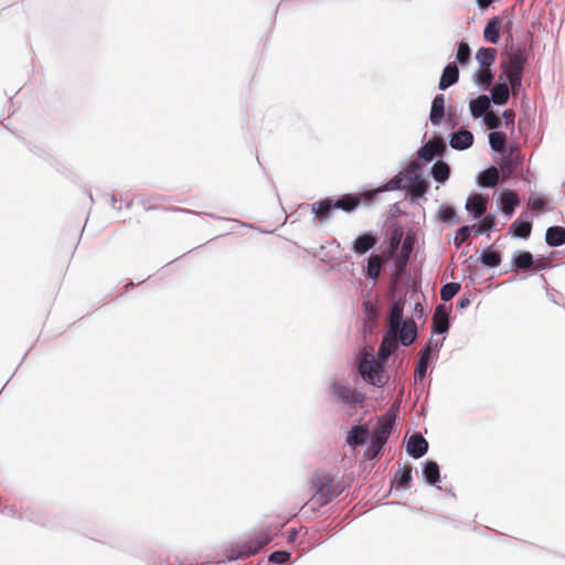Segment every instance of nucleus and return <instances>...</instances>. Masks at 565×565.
<instances>
[{
  "label": "nucleus",
  "instance_id": "f257e3e1",
  "mask_svg": "<svg viewBox=\"0 0 565 565\" xmlns=\"http://www.w3.org/2000/svg\"><path fill=\"white\" fill-rule=\"evenodd\" d=\"M312 497L302 505L300 512L311 515L343 493L345 486L334 482L328 475H315L311 478Z\"/></svg>",
  "mask_w": 565,
  "mask_h": 565
},
{
  "label": "nucleus",
  "instance_id": "f03ea898",
  "mask_svg": "<svg viewBox=\"0 0 565 565\" xmlns=\"http://www.w3.org/2000/svg\"><path fill=\"white\" fill-rule=\"evenodd\" d=\"M388 360H384L382 355L377 358V355L363 352L356 356L355 370L364 383L383 388L390 379L386 371Z\"/></svg>",
  "mask_w": 565,
  "mask_h": 565
},
{
  "label": "nucleus",
  "instance_id": "7ed1b4c3",
  "mask_svg": "<svg viewBox=\"0 0 565 565\" xmlns=\"http://www.w3.org/2000/svg\"><path fill=\"white\" fill-rule=\"evenodd\" d=\"M420 175L419 162L411 157L406 167L398 171L392 179L384 181L379 185L377 192H391L396 190H407L414 179Z\"/></svg>",
  "mask_w": 565,
  "mask_h": 565
},
{
  "label": "nucleus",
  "instance_id": "20e7f679",
  "mask_svg": "<svg viewBox=\"0 0 565 565\" xmlns=\"http://www.w3.org/2000/svg\"><path fill=\"white\" fill-rule=\"evenodd\" d=\"M397 412L392 408L377 417L375 425L370 429L369 439L385 446L396 426Z\"/></svg>",
  "mask_w": 565,
  "mask_h": 565
},
{
  "label": "nucleus",
  "instance_id": "39448f33",
  "mask_svg": "<svg viewBox=\"0 0 565 565\" xmlns=\"http://www.w3.org/2000/svg\"><path fill=\"white\" fill-rule=\"evenodd\" d=\"M329 393L333 399L353 408L362 407L365 399L364 395L356 390H351L349 385L337 381L330 383Z\"/></svg>",
  "mask_w": 565,
  "mask_h": 565
},
{
  "label": "nucleus",
  "instance_id": "423d86ee",
  "mask_svg": "<svg viewBox=\"0 0 565 565\" xmlns=\"http://www.w3.org/2000/svg\"><path fill=\"white\" fill-rule=\"evenodd\" d=\"M502 55L503 58L501 60V63L510 65V67L515 71L520 70L524 72L531 53L524 45L510 43L505 45Z\"/></svg>",
  "mask_w": 565,
  "mask_h": 565
},
{
  "label": "nucleus",
  "instance_id": "0eeeda50",
  "mask_svg": "<svg viewBox=\"0 0 565 565\" xmlns=\"http://www.w3.org/2000/svg\"><path fill=\"white\" fill-rule=\"evenodd\" d=\"M21 509H23V512H19L18 509L14 505H6L1 513L6 514L8 516L18 518V519H25L30 522H33L35 524L41 525H47L46 522V515L43 509L38 507H26L23 508L21 505Z\"/></svg>",
  "mask_w": 565,
  "mask_h": 565
},
{
  "label": "nucleus",
  "instance_id": "6e6552de",
  "mask_svg": "<svg viewBox=\"0 0 565 565\" xmlns=\"http://www.w3.org/2000/svg\"><path fill=\"white\" fill-rule=\"evenodd\" d=\"M520 92L515 90L505 83L503 75H498L497 85L490 88V94L487 95L492 106H505L511 96H516Z\"/></svg>",
  "mask_w": 565,
  "mask_h": 565
},
{
  "label": "nucleus",
  "instance_id": "1a4fd4ad",
  "mask_svg": "<svg viewBox=\"0 0 565 565\" xmlns=\"http://www.w3.org/2000/svg\"><path fill=\"white\" fill-rule=\"evenodd\" d=\"M412 323H415L413 320H409L407 318L405 319H397V320H390L388 322V329L383 334L382 340L379 345V355H382V358L390 359L391 358V348H390V338L395 337L396 330H403L404 328H407Z\"/></svg>",
  "mask_w": 565,
  "mask_h": 565
},
{
  "label": "nucleus",
  "instance_id": "9d476101",
  "mask_svg": "<svg viewBox=\"0 0 565 565\" xmlns=\"http://www.w3.org/2000/svg\"><path fill=\"white\" fill-rule=\"evenodd\" d=\"M418 337V327L416 323H412L403 330H396L395 337L390 338L391 354L399 347L409 348L413 345Z\"/></svg>",
  "mask_w": 565,
  "mask_h": 565
},
{
  "label": "nucleus",
  "instance_id": "9b49d317",
  "mask_svg": "<svg viewBox=\"0 0 565 565\" xmlns=\"http://www.w3.org/2000/svg\"><path fill=\"white\" fill-rule=\"evenodd\" d=\"M405 449L412 459L417 460L428 452L429 444L420 431H414L407 437Z\"/></svg>",
  "mask_w": 565,
  "mask_h": 565
},
{
  "label": "nucleus",
  "instance_id": "f8f14e48",
  "mask_svg": "<svg viewBox=\"0 0 565 565\" xmlns=\"http://www.w3.org/2000/svg\"><path fill=\"white\" fill-rule=\"evenodd\" d=\"M320 224L328 222L337 211L333 198L327 196L308 205Z\"/></svg>",
  "mask_w": 565,
  "mask_h": 565
},
{
  "label": "nucleus",
  "instance_id": "ddd939ff",
  "mask_svg": "<svg viewBox=\"0 0 565 565\" xmlns=\"http://www.w3.org/2000/svg\"><path fill=\"white\" fill-rule=\"evenodd\" d=\"M377 243L379 238L374 232L364 231L353 239L351 249L354 255L362 256L365 255L369 250L374 249Z\"/></svg>",
  "mask_w": 565,
  "mask_h": 565
},
{
  "label": "nucleus",
  "instance_id": "4468645a",
  "mask_svg": "<svg viewBox=\"0 0 565 565\" xmlns=\"http://www.w3.org/2000/svg\"><path fill=\"white\" fill-rule=\"evenodd\" d=\"M533 227L532 215L525 211L510 225L509 234L515 238L527 239Z\"/></svg>",
  "mask_w": 565,
  "mask_h": 565
},
{
  "label": "nucleus",
  "instance_id": "2eb2a0df",
  "mask_svg": "<svg viewBox=\"0 0 565 565\" xmlns=\"http://www.w3.org/2000/svg\"><path fill=\"white\" fill-rule=\"evenodd\" d=\"M420 470L425 483L441 490L439 486L441 481L440 466L436 460L430 458L424 460L420 465Z\"/></svg>",
  "mask_w": 565,
  "mask_h": 565
},
{
  "label": "nucleus",
  "instance_id": "dca6fc26",
  "mask_svg": "<svg viewBox=\"0 0 565 565\" xmlns=\"http://www.w3.org/2000/svg\"><path fill=\"white\" fill-rule=\"evenodd\" d=\"M278 535L277 532L271 529H265L259 531L255 536L246 541L248 545L247 554L253 556L258 554L265 546H267Z\"/></svg>",
  "mask_w": 565,
  "mask_h": 565
},
{
  "label": "nucleus",
  "instance_id": "f3484780",
  "mask_svg": "<svg viewBox=\"0 0 565 565\" xmlns=\"http://www.w3.org/2000/svg\"><path fill=\"white\" fill-rule=\"evenodd\" d=\"M537 259L529 250H515L511 257L510 269L515 273H523L534 267Z\"/></svg>",
  "mask_w": 565,
  "mask_h": 565
},
{
  "label": "nucleus",
  "instance_id": "a211bd4d",
  "mask_svg": "<svg viewBox=\"0 0 565 565\" xmlns=\"http://www.w3.org/2000/svg\"><path fill=\"white\" fill-rule=\"evenodd\" d=\"M465 207L472 218H478L486 214L488 200L481 193L471 192L466 200Z\"/></svg>",
  "mask_w": 565,
  "mask_h": 565
},
{
  "label": "nucleus",
  "instance_id": "6ab92c4d",
  "mask_svg": "<svg viewBox=\"0 0 565 565\" xmlns=\"http://www.w3.org/2000/svg\"><path fill=\"white\" fill-rule=\"evenodd\" d=\"M436 361L437 360H433V354H429L428 348H422L419 350L414 372L415 384L418 382L422 383L426 379L430 364L435 363Z\"/></svg>",
  "mask_w": 565,
  "mask_h": 565
},
{
  "label": "nucleus",
  "instance_id": "aec40b11",
  "mask_svg": "<svg viewBox=\"0 0 565 565\" xmlns=\"http://www.w3.org/2000/svg\"><path fill=\"white\" fill-rule=\"evenodd\" d=\"M473 134L468 129H459L449 135V146L457 151H463L472 147Z\"/></svg>",
  "mask_w": 565,
  "mask_h": 565
},
{
  "label": "nucleus",
  "instance_id": "412c9836",
  "mask_svg": "<svg viewBox=\"0 0 565 565\" xmlns=\"http://www.w3.org/2000/svg\"><path fill=\"white\" fill-rule=\"evenodd\" d=\"M520 204L519 196L511 190L500 194L498 199L499 211L509 220Z\"/></svg>",
  "mask_w": 565,
  "mask_h": 565
},
{
  "label": "nucleus",
  "instance_id": "4be33fe9",
  "mask_svg": "<svg viewBox=\"0 0 565 565\" xmlns=\"http://www.w3.org/2000/svg\"><path fill=\"white\" fill-rule=\"evenodd\" d=\"M478 262L484 269L498 268L502 263V253L494 249L493 245L487 246L481 250Z\"/></svg>",
  "mask_w": 565,
  "mask_h": 565
},
{
  "label": "nucleus",
  "instance_id": "5701e85b",
  "mask_svg": "<svg viewBox=\"0 0 565 565\" xmlns=\"http://www.w3.org/2000/svg\"><path fill=\"white\" fill-rule=\"evenodd\" d=\"M380 255L375 253H371L366 259V264L363 267L362 274L365 279L369 280L373 286L377 284L379 276L382 270Z\"/></svg>",
  "mask_w": 565,
  "mask_h": 565
},
{
  "label": "nucleus",
  "instance_id": "b1692460",
  "mask_svg": "<svg viewBox=\"0 0 565 565\" xmlns=\"http://www.w3.org/2000/svg\"><path fill=\"white\" fill-rule=\"evenodd\" d=\"M502 18L493 15L483 28V40L490 44H498L501 38Z\"/></svg>",
  "mask_w": 565,
  "mask_h": 565
},
{
  "label": "nucleus",
  "instance_id": "393cba45",
  "mask_svg": "<svg viewBox=\"0 0 565 565\" xmlns=\"http://www.w3.org/2000/svg\"><path fill=\"white\" fill-rule=\"evenodd\" d=\"M391 482L395 490H408L413 482V466L404 465L398 468Z\"/></svg>",
  "mask_w": 565,
  "mask_h": 565
},
{
  "label": "nucleus",
  "instance_id": "a878e982",
  "mask_svg": "<svg viewBox=\"0 0 565 565\" xmlns=\"http://www.w3.org/2000/svg\"><path fill=\"white\" fill-rule=\"evenodd\" d=\"M476 220L477 223L471 225L473 228L475 236H489L498 225L497 216L493 213L483 214L481 217H478Z\"/></svg>",
  "mask_w": 565,
  "mask_h": 565
},
{
  "label": "nucleus",
  "instance_id": "bb28decb",
  "mask_svg": "<svg viewBox=\"0 0 565 565\" xmlns=\"http://www.w3.org/2000/svg\"><path fill=\"white\" fill-rule=\"evenodd\" d=\"M460 73L456 62L446 64L438 83L439 90H446L459 82Z\"/></svg>",
  "mask_w": 565,
  "mask_h": 565
},
{
  "label": "nucleus",
  "instance_id": "cd10ccee",
  "mask_svg": "<svg viewBox=\"0 0 565 565\" xmlns=\"http://www.w3.org/2000/svg\"><path fill=\"white\" fill-rule=\"evenodd\" d=\"M492 107L491 102L489 100L488 96L482 94L477 97L470 96L469 99V111L470 116L473 119L482 118L483 116L488 115V110Z\"/></svg>",
  "mask_w": 565,
  "mask_h": 565
},
{
  "label": "nucleus",
  "instance_id": "c85d7f7f",
  "mask_svg": "<svg viewBox=\"0 0 565 565\" xmlns=\"http://www.w3.org/2000/svg\"><path fill=\"white\" fill-rule=\"evenodd\" d=\"M451 168L443 158L436 159L429 169V175L439 184H445L449 180Z\"/></svg>",
  "mask_w": 565,
  "mask_h": 565
},
{
  "label": "nucleus",
  "instance_id": "c756f323",
  "mask_svg": "<svg viewBox=\"0 0 565 565\" xmlns=\"http://www.w3.org/2000/svg\"><path fill=\"white\" fill-rule=\"evenodd\" d=\"M500 66L501 72L499 75H503V78H505V83L508 85H511V87L518 92L523 90L522 81L524 72L520 70L515 71L514 68H511L510 65H507L504 63H500Z\"/></svg>",
  "mask_w": 565,
  "mask_h": 565
},
{
  "label": "nucleus",
  "instance_id": "7c9ffc66",
  "mask_svg": "<svg viewBox=\"0 0 565 565\" xmlns=\"http://www.w3.org/2000/svg\"><path fill=\"white\" fill-rule=\"evenodd\" d=\"M445 95L436 94L431 100L429 121L433 126H439L445 118Z\"/></svg>",
  "mask_w": 565,
  "mask_h": 565
},
{
  "label": "nucleus",
  "instance_id": "2f4dec72",
  "mask_svg": "<svg viewBox=\"0 0 565 565\" xmlns=\"http://www.w3.org/2000/svg\"><path fill=\"white\" fill-rule=\"evenodd\" d=\"M370 436V429L360 424L353 425L347 435V443L348 445L355 447L359 445L367 444V440Z\"/></svg>",
  "mask_w": 565,
  "mask_h": 565
},
{
  "label": "nucleus",
  "instance_id": "473e14b6",
  "mask_svg": "<svg viewBox=\"0 0 565 565\" xmlns=\"http://www.w3.org/2000/svg\"><path fill=\"white\" fill-rule=\"evenodd\" d=\"M419 170H420V175L418 178L414 179L409 186L412 201L415 200L414 198H416V200L425 199V195L428 193V191L430 189V182L428 179H426L424 177V169L420 164H419Z\"/></svg>",
  "mask_w": 565,
  "mask_h": 565
},
{
  "label": "nucleus",
  "instance_id": "72a5a7b5",
  "mask_svg": "<svg viewBox=\"0 0 565 565\" xmlns=\"http://www.w3.org/2000/svg\"><path fill=\"white\" fill-rule=\"evenodd\" d=\"M545 243L548 247L556 248L565 245V227L552 225L546 228Z\"/></svg>",
  "mask_w": 565,
  "mask_h": 565
},
{
  "label": "nucleus",
  "instance_id": "f704fd0d",
  "mask_svg": "<svg viewBox=\"0 0 565 565\" xmlns=\"http://www.w3.org/2000/svg\"><path fill=\"white\" fill-rule=\"evenodd\" d=\"M499 182V174L495 167L490 166L487 169L479 171L476 183L481 189L493 188Z\"/></svg>",
  "mask_w": 565,
  "mask_h": 565
},
{
  "label": "nucleus",
  "instance_id": "c9c22d12",
  "mask_svg": "<svg viewBox=\"0 0 565 565\" xmlns=\"http://www.w3.org/2000/svg\"><path fill=\"white\" fill-rule=\"evenodd\" d=\"M439 222L449 226L456 225L460 221V216L455 206L449 204H441L437 211Z\"/></svg>",
  "mask_w": 565,
  "mask_h": 565
},
{
  "label": "nucleus",
  "instance_id": "e433bc0d",
  "mask_svg": "<svg viewBox=\"0 0 565 565\" xmlns=\"http://www.w3.org/2000/svg\"><path fill=\"white\" fill-rule=\"evenodd\" d=\"M495 76V72L492 71L490 67H479L473 76V83L476 86H478L482 90H487L489 87V84L493 82Z\"/></svg>",
  "mask_w": 565,
  "mask_h": 565
},
{
  "label": "nucleus",
  "instance_id": "4c0bfd02",
  "mask_svg": "<svg viewBox=\"0 0 565 565\" xmlns=\"http://www.w3.org/2000/svg\"><path fill=\"white\" fill-rule=\"evenodd\" d=\"M497 54L495 47H479L476 53V61L479 63V67H491L495 63Z\"/></svg>",
  "mask_w": 565,
  "mask_h": 565
},
{
  "label": "nucleus",
  "instance_id": "58836bf2",
  "mask_svg": "<svg viewBox=\"0 0 565 565\" xmlns=\"http://www.w3.org/2000/svg\"><path fill=\"white\" fill-rule=\"evenodd\" d=\"M337 211H343L345 213H353L359 207V202L355 194H342L338 198H333Z\"/></svg>",
  "mask_w": 565,
  "mask_h": 565
},
{
  "label": "nucleus",
  "instance_id": "ea45409f",
  "mask_svg": "<svg viewBox=\"0 0 565 565\" xmlns=\"http://www.w3.org/2000/svg\"><path fill=\"white\" fill-rule=\"evenodd\" d=\"M452 324V317H443L437 320H433L430 327L431 335H443L446 339V335L449 333V330Z\"/></svg>",
  "mask_w": 565,
  "mask_h": 565
},
{
  "label": "nucleus",
  "instance_id": "a19ab883",
  "mask_svg": "<svg viewBox=\"0 0 565 565\" xmlns=\"http://www.w3.org/2000/svg\"><path fill=\"white\" fill-rule=\"evenodd\" d=\"M471 61V47L469 43L465 40H461L457 44V53H456V64H460L462 66L469 64Z\"/></svg>",
  "mask_w": 565,
  "mask_h": 565
},
{
  "label": "nucleus",
  "instance_id": "79ce46f5",
  "mask_svg": "<svg viewBox=\"0 0 565 565\" xmlns=\"http://www.w3.org/2000/svg\"><path fill=\"white\" fill-rule=\"evenodd\" d=\"M404 236V230L399 225H394L388 237H387V248L390 252H397L401 244L402 238Z\"/></svg>",
  "mask_w": 565,
  "mask_h": 565
},
{
  "label": "nucleus",
  "instance_id": "37998d69",
  "mask_svg": "<svg viewBox=\"0 0 565 565\" xmlns=\"http://www.w3.org/2000/svg\"><path fill=\"white\" fill-rule=\"evenodd\" d=\"M507 140V134L502 130L489 132L488 141L491 150L495 153L504 150V145Z\"/></svg>",
  "mask_w": 565,
  "mask_h": 565
},
{
  "label": "nucleus",
  "instance_id": "c03bdc74",
  "mask_svg": "<svg viewBox=\"0 0 565 565\" xmlns=\"http://www.w3.org/2000/svg\"><path fill=\"white\" fill-rule=\"evenodd\" d=\"M417 243V235L414 231H408L402 238V244L397 252L412 256L415 245Z\"/></svg>",
  "mask_w": 565,
  "mask_h": 565
},
{
  "label": "nucleus",
  "instance_id": "a18cd8bd",
  "mask_svg": "<svg viewBox=\"0 0 565 565\" xmlns=\"http://www.w3.org/2000/svg\"><path fill=\"white\" fill-rule=\"evenodd\" d=\"M415 161L420 162V166L430 163L431 161H436L438 159L435 153L427 148V145L422 143V146L417 149L414 156H412Z\"/></svg>",
  "mask_w": 565,
  "mask_h": 565
},
{
  "label": "nucleus",
  "instance_id": "49530a36",
  "mask_svg": "<svg viewBox=\"0 0 565 565\" xmlns=\"http://www.w3.org/2000/svg\"><path fill=\"white\" fill-rule=\"evenodd\" d=\"M365 445H366V448L363 451V460L364 461H372V460L377 459L381 456L382 450L385 447V446H382V444H379L371 439L367 440V444H365Z\"/></svg>",
  "mask_w": 565,
  "mask_h": 565
},
{
  "label": "nucleus",
  "instance_id": "de8ad7c7",
  "mask_svg": "<svg viewBox=\"0 0 565 565\" xmlns=\"http://www.w3.org/2000/svg\"><path fill=\"white\" fill-rule=\"evenodd\" d=\"M248 545L246 541L239 543L236 547L230 548L226 552V559L228 562H235L241 558H246L253 556L252 554H247Z\"/></svg>",
  "mask_w": 565,
  "mask_h": 565
},
{
  "label": "nucleus",
  "instance_id": "09e8293b",
  "mask_svg": "<svg viewBox=\"0 0 565 565\" xmlns=\"http://www.w3.org/2000/svg\"><path fill=\"white\" fill-rule=\"evenodd\" d=\"M376 191H379V185L375 188L365 189L361 192L355 193V198L359 202V206L362 204H364V205L373 204L375 202L376 196L382 193V192H376Z\"/></svg>",
  "mask_w": 565,
  "mask_h": 565
},
{
  "label": "nucleus",
  "instance_id": "8fccbe9b",
  "mask_svg": "<svg viewBox=\"0 0 565 565\" xmlns=\"http://www.w3.org/2000/svg\"><path fill=\"white\" fill-rule=\"evenodd\" d=\"M461 289V285L456 281H449L443 285L440 289V299L444 302L450 301Z\"/></svg>",
  "mask_w": 565,
  "mask_h": 565
},
{
  "label": "nucleus",
  "instance_id": "3c124183",
  "mask_svg": "<svg viewBox=\"0 0 565 565\" xmlns=\"http://www.w3.org/2000/svg\"><path fill=\"white\" fill-rule=\"evenodd\" d=\"M470 235H473L472 226L466 224V225H461L460 227H458L455 232V237H454L455 247L457 249H459Z\"/></svg>",
  "mask_w": 565,
  "mask_h": 565
},
{
  "label": "nucleus",
  "instance_id": "603ef678",
  "mask_svg": "<svg viewBox=\"0 0 565 565\" xmlns=\"http://www.w3.org/2000/svg\"><path fill=\"white\" fill-rule=\"evenodd\" d=\"M422 143L427 145V148L431 150L437 158H443V154L447 151L446 142L441 137L430 138Z\"/></svg>",
  "mask_w": 565,
  "mask_h": 565
},
{
  "label": "nucleus",
  "instance_id": "864d4df0",
  "mask_svg": "<svg viewBox=\"0 0 565 565\" xmlns=\"http://www.w3.org/2000/svg\"><path fill=\"white\" fill-rule=\"evenodd\" d=\"M291 559V553L287 550H276L268 555V563L284 565Z\"/></svg>",
  "mask_w": 565,
  "mask_h": 565
},
{
  "label": "nucleus",
  "instance_id": "5fc2aeb1",
  "mask_svg": "<svg viewBox=\"0 0 565 565\" xmlns=\"http://www.w3.org/2000/svg\"><path fill=\"white\" fill-rule=\"evenodd\" d=\"M481 119L486 129L489 130L490 132L500 131L502 128V119L494 114H488L483 116Z\"/></svg>",
  "mask_w": 565,
  "mask_h": 565
},
{
  "label": "nucleus",
  "instance_id": "6e6d98bb",
  "mask_svg": "<svg viewBox=\"0 0 565 565\" xmlns=\"http://www.w3.org/2000/svg\"><path fill=\"white\" fill-rule=\"evenodd\" d=\"M547 201H548L547 196L540 194V193L531 192L529 195V204L534 210L551 211L552 207H545V203H547Z\"/></svg>",
  "mask_w": 565,
  "mask_h": 565
},
{
  "label": "nucleus",
  "instance_id": "4d7b16f0",
  "mask_svg": "<svg viewBox=\"0 0 565 565\" xmlns=\"http://www.w3.org/2000/svg\"><path fill=\"white\" fill-rule=\"evenodd\" d=\"M445 338L434 339L431 335L428 341L423 345V348L429 349V354H433V360H438L439 352L444 345Z\"/></svg>",
  "mask_w": 565,
  "mask_h": 565
},
{
  "label": "nucleus",
  "instance_id": "13d9d810",
  "mask_svg": "<svg viewBox=\"0 0 565 565\" xmlns=\"http://www.w3.org/2000/svg\"><path fill=\"white\" fill-rule=\"evenodd\" d=\"M500 118L502 119V128H510L511 134H513L515 129V111L512 108H508L503 110Z\"/></svg>",
  "mask_w": 565,
  "mask_h": 565
},
{
  "label": "nucleus",
  "instance_id": "bf43d9fd",
  "mask_svg": "<svg viewBox=\"0 0 565 565\" xmlns=\"http://www.w3.org/2000/svg\"><path fill=\"white\" fill-rule=\"evenodd\" d=\"M501 169L503 170L507 177H511L513 174L514 169L522 163L521 159L509 157L502 158Z\"/></svg>",
  "mask_w": 565,
  "mask_h": 565
},
{
  "label": "nucleus",
  "instance_id": "052dcab7",
  "mask_svg": "<svg viewBox=\"0 0 565 565\" xmlns=\"http://www.w3.org/2000/svg\"><path fill=\"white\" fill-rule=\"evenodd\" d=\"M513 18H514L513 14H509L507 17L505 21L502 19L501 31L505 35L507 44L514 43V38H513V33H512Z\"/></svg>",
  "mask_w": 565,
  "mask_h": 565
},
{
  "label": "nucleus",
  "instance_id": "680f3d73",
  "mask_svg": "<svg viewBox=\"0 0 565 565\" xmlns=\"http://www.w3.org/2000/svg\"><path fill=\"white\" fill-rule=\"evenodd\" d=\"M404 307V301L402 299H397L391 308L390 320L405 319Z\"/></svg>",
  "mask_w": 565,
  "mask_h": 565
},
{
  "label": "nucleus",
  "instance_id": "e2e57ef3",
  "mask_svg": "<svg viewBox=\"0 0 565 565\" xmlns=\"http://www.w3.org/2000/svg\"><path fill=\"white\" fill-rule=\"evenodd\" d=\"M393 256H394L393 260L396 263L399 270H402L405 274L407 271L411 256L405 255L404 253H399V252H395Z\"/></svg>",
  "mask_w": 565,
  "mask_h": 565
},
{
  "label": "nucleus",
  "instance_id": "0e129e2a",
  "mask_svg": "<svg viewBox=\"0 0 565 565\" xmlns=\"http://www.w3.org/2000/svg\"><path fill=\"white\" fill-rule=\"evenodd\" d=\"M519 150V143L515 140L507 141L504 145V150L500 151L499 153L502 156V158H511Z\"/></svg>",
  "mask_w": 565,
  "mask_h": 565
},
{
  "label": "nucleus",
  "instance_id": "69168bd1",
  "mask_svg": "<svg viewBox=\"0 0 565 565\" xmlns=\"http://www.w3.org/2000/svg\"><path fill=\"white\" fill-rule=\"evenodd\" d=\"M443 317H451V307H447L445 303H439L435 308L433 320H437Z\"/></svg>",
  "mask_w": 565,
  "mask_h": 565
},
{
  "label": "nucleus",
  "instance_id": "338daca9",
  "mask_svg": "<svg viewBox=\"0 0 565 565\" xmlns=\"http://www.w3.org/2000/svg\"><path fill=\"white\" fill-rule=\"evenodd\" d=\"M361 308L365 317L372 318L374 316V305L371 300H363Z\"/></svg>",
  "mask_w": 565,
  "mask_h": 565
},
{
  "label": "nucleus",
  "instance_id": "774afa93",
  "mask_svg": "<svg viewBox=\"0 0 565 565\" xmlns=\"http://www.w3.org/2000/svg\"><path fill=\"white\" fill-rule=\"evenodd\" d=\"M401 214H402V211H401L399 204L398 203H393L390 206L387 218L388 220H394V218H397Z\"/></svg>",
  "mask_w": 565,
  "mask_h": 565
}]
</instances>
